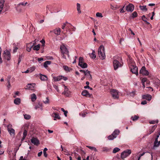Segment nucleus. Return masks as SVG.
<instances>
[{
	"label": "nucleus",
	"instance_id": "obj_1",
	"mask_svg": "<svg viewBox=\"0 0 160 160\" xmlns=\"http://www.w3.org/2000/svg\"><path fill=\"white\" fill-rule=\"evenodd\" d=\"M112 64L114 69L115 70L118 68L122 67L123 65L122 58L118 56H114L112 58Z\"/></svg>",
	"mask_w": 160,
	"mask_h": 160
},
{
	"label": "nucleus",
	"instance_id": "obj_2",
	"mask_svg": "<svg viewBox=\"0 0 160 160\" xmlns=\"http://www.w3.org/2000/svg\"><path fill=\"white\" fill-rule=\"evenodd\" d=\"M60 49L62 56L63 58L66 59V55H67L68 57L69 56L67 48L63 44H62L61 46Z\"/></svg>",
	"mask_w": 160,
	"mask_h": 160
},
{
	"label": "nucleus",
	"instance_id": "obj_3",
	"mask_svg": "<svg viewBox=\"0 0 160 160\" xmlns=\"http://www.w3.org/2000/svg\"><path fill=\"white\" fill-rule=\"evenodd\" d=\"M98 55L99 58L102 60L104 59L106 57L104 48L102 45H101L99 48Z\"/></svg>",
	"mask_w": 160,
	"mask_h": 160
},
{
	"label": "nucleus",
	"instance_id": "obj_4",
	"mask_svg": "<svg viewBox=\"0 0 160 160\" xmlns=\"http://www.w3.org/2000/svg\"><path fill=\"white\" fill-rule=\"evenodd\" d=\"M118 92V91L116 89H111V95L114 99H118L119 98Z\"/></svg>",
	"mask_w": 160,
	"mask_h": 160
},
{
	"label": "nucleus",
	"instance_id": "obj_5",
	"mask_svg": "<svg viewBox=\"0 0 160 160\" xmlns=\"http://www.w3.org/2000/svg\"><path fill=\"white\" fill-rule=\"evenodd\" d=\"M78 65L82 68H84L87 67L88 65L86 63L83 61V59L82 57H80L79 59Z\"/></svg>",
	"mask_w": 160,
	"mask_h": 160
},
{
	"label": "nucleus",
	"instance_id": "obj_6",
	"mask_svg": "<svg viewBox=\"0 0 160 160\" xmlns=\"http://www.w3.org/2000/svg\"><path fill=\"white\" fill-rule=\"evenodd\" d=\"M131 153L130 150L127 149L121 153V157L123 159L128 156Z\"/></svg>",
	"mask_w": 160,
	"mask_h": 160
},
{
	"label": "nucleus",
	"instance_id": "obj_7",
	"mask_svg": "<svg viewBox=\"0 0 160 160\" xmlns=\"http://www.w3.org/2000/svg\"><path fill=\"white\" fill-rule=\"evenodd\" d=\"M120 132V131L119 130H115L112 133L111 135V140H113L114 138H116L117 136L119 134Z\"/></svg>",
	"mask_w": 160,
	"mask_h": 160
},
{
	"label": "nucleus",
	"instance_id": "obj_8",
	"mask_svg": "<svg viewBox=\"0 0 160 160\" xmlns=\"http://www.w3.org/2000/svg\"><path fill=\"white\" fill-rule=\"evenodd\" d=\"M134 6L131 3H129L126 7V10L128 12H132L134 10Z\"/></svg>",
	"mask_w": 160,
	"mask_h": 160
},
{
	"label": "nucleus",
	"instance_id": "obj_9",
	"mask_svg": "<svg viewBox=\"0 0 160 160\" xmlns=\"http://www.w3.org/2000/svg\"><path fill=\"white\" fill-rule=\"evenodd\" d=\"M140 74H142L144 75H148L149 74L148 72L146 70V68L144 66L142 67L139 72Z\"/></svg>",
	"mask_w": 160,
	"mask_h": 160
},
{
	"label": "nucleus",
	"instance_id": "obj_10",
	"mask_svg": "<svg viewBox=\"0 0 160 160\" xmlns=\"http://www.w3.org/2000/svg\"><path fill=\"white\" fill-rule=\"evenodd\" d=\"M4 57L7 60H9L11 58L10 53L8 51L6 50L4 51L3 54Z\"/></svg>",
	"mask_w": 160,
	"mask_h": 160
},
{
	"label": "nucleus",
	"instance_id": "obj_11",
	"mask_svg": "<svg viewBox=\"0 0 160 160\" xmlns=\"http://www.w3.org/2000/svg\"><path fill=\"white\" fill-rule=\"evenodd\" d=\"M128 64L129 68L132 67H134L135 66V62L132 59V58L130 57H129L128 59Z\"/></svg>",
	"mask_w": 160,
	"mask_h": 160
},
{
	"label": "nucleus",
	"instance_id": "obj_12",
	"mask_svg": "<svg viewBox=\"0 0 160 160\" xmlns=\"http://www.w3.org/2000/svg\"><path fill=\"white\" fill-rule=\"evenodd\" d=\"M129 68L130 71L133 73L135 74L137 76L138 75V68L136 66L131 67Z\"/></svg>",
	"mask_w": 160,
	"mask_h": 160
},
{
	"label": "nucleus",
	"instance_id": "obj_13",
	"mask_svg": "<svg viewBox=\"0 0 160 160\" xmlns=\"http://www.w3.org/2000/svg\"><path fill=\"white\" fill-rule=\"evenodd\" d=\"M64 91L62 92V94L67 97H69L70 95V92L68 91V88L66 86L64 85Z\"/></svg>",
	"mask_w": 160,
	"mask_h": 160
},
{
	"label": "nucleus",
	"instance_id": "obj_14",
	"mask_svg": "<svg viewBox=\"0 0 160 160\" xmlns=\"http://www.w3.org/2000/svg\"><path fill=\"white\" fill-rule=\"evenodd\" d=\"M8 130L11 136L14 137L15 135V131L14 129L11 128H9L8 126Z\"/></svg>",
	"mask_w": 160,
	"mask_h": 160
},
{
	"label": "nucleus",
	"instance_id": "obj_15",
	"mask_svg": "<svg viewBox=\"0 0 160 160\" xmlns=\"http://www.w3.org/2000/svg\"><path fill=\"white\" fill-rule=\"evenodd\" d=\"M85 75L86 76L88 80H92V77L90 74V72L88 70H87L86 71Z\"/></svg>",
	"mask_w": 160,
	"mask_h": 160
},
{
	"label": "nucleus",
	"instance_id": "obj_16",
	"mask_svg": "<svg viewBox=\"0 0 160 160\" xmlns=\"http://www.w3.org/2000/svg\"><path fill=\"white\" fill-rule=\"evenodd\" d=\"M35 86V83L28 84L27 86V88L31 90L35 91L34 88Z\"/></svg>",
	"mask_w": 160,
	"mask_h": 160
},
{
	"label": "nucleus",
	"instance_id": "obj_17",
	"mask_svg": "<svg viewBox=\"0 0 160 160\" xmlns=\"http://www.w3.org/2000/svg\"><path fill=\"white\" fill-rule=\"evenodd\" d=\"M35 43L32 44V42H31L27 44V50L28 52H30L31 50V48L32 47L34 44Z\"/></svg>",
	"mask_w": 160,
	"mask_h": 160
},
{
	"label": "nucleus",
	"instance_id": "obj_18",
	"mask_svg": "<svg viewBox=\"0 0 160 160\" xmlns=\"http://www.w3.org/2000/svg\"><path fill=\"white\" fill-rule=\"evenodd\" d=\"M82 94L83 96L89 97H90L91 96V94L89 93L86 90H83L82 93Z\"/></svg>",
	"mask_w": 160,
	"mask_h": 160
},
{
	"label": "nucleus",
	"instance_id": "obj_19",
	"mask_svg": "<svg viewBox=\"0 0 160 160\" xmlns=\"http://www.w3.org/2000/svg\"><path fill=\"white\" fill-rule=\"evenodd\" d=\"M52 116L54 118V120H56V119H60V118L58 113L57 112H53L52 114Z\"/></svg>",
	"mask_w": 160,
	"mask_h": 160
},
{
	"label": "nucleus",
	"instance_id": "obj_20",
	"mask_svg": "<svg viewBox=\"0 0 160 160\" xmlns=\"http://www.w3.org/2000/svg\"><path fill=\"white\" fill-rule=\"evenodd\" d=\"M31 142L34 145H37L39 143V140L35 138H33L31 139Z\"/></svg>",
	"mask_w": 160,
	"mask_h": 160
},
{
	"label": "nucleus",
	"instance_id": "obj_21",
	"mask_svg": "<svg viewBox=\"0 0 160 160\" xmlns=\"http://www.w3.org/2000/svg\"><path fill=\"white\" fill-rule=\"evenodd\" d=\"M5 2V0H0V14L2 10Z\"/></svg>",
	"mask_w": 160,
	"mask_h": 160
},
{
	"label": "nucleus",
	"instance_id": "obj_22",
	"mask_svg": "<svg viewBox=\"0 0 160 160\" xmlns=\"http://www.w3.org/2000/svg\"><path fill=\"white\" fill-rule=\"evenodd\" d=\"M152 98V96L149 94L144 95L142 96V98L144 99L147 100L149 101H150Z\"/></svg>",
	"mask_w": 160,
	"mask_h": 160
},
{
	"label": "nucleus",
	"instance_id": "obj_23",
	"mask_svg": "<svg viewBox=\"0 0 160 160\" xmlns=\"http://www.w3.org/2000/svg\"><path fill=\"white\" fill-rule=\"evenodd\" d=\"M39 76L41 80L42 81H46L48 79V78L47 76L45 75H43L41 74H39Z\"/></svg>",
	"mask_w": 160,
	"mask_h": 160
},
{
	"label": "nucleus",
	"instance_id": "obj_24",
	"mask_svg": "<svg viewBox=\"0 0 160 160\" xmlns=\"http://www.w3.org/2000/svg\"><path fill=\"white\" fill-rule=\"evenodd\" d=\"M54 33L56 35H58L60 34L61 30L60 28H57L53 30Z\"/></svg>",
	"mask_w": 160,
	"mask_h": 160
},
{
	"label": "nucleus",
	"instance_id": "obj_25",
	"mask_svg": "<svg viewBox=\"0 0 160 160\" xmlns=\"http://www.w3.org/2000/svg\"><path fill=\"white\" fill-rule=\"evenodd\" d=\"M62 76L53 77V79L55 81H59L62 79Z\"/></svg>",
	"mask_w": 160,
	"mask_h": 160
},
{
	"label": "nucleus",
	"instance_id": "obj_26",
	"mask_svg": "<svg viewBox=\"0 0 160 160\" xmlns=\"http://www.w3.org/2000/svg\"><path fill=\"white\" fill-rule=\"evenodd\" d=\"M31 98L32 102L35 101L37 99V97L34 93H33L31 95Z\"/></svg>",
	"mask_w": 160,
	"mask_h": 160
},
{
	"label": "nucleus",
	"instance_id": "obj_27",
	"mask_svg": "<svg viewBox=\"0 0 160 160\" xmlns=\"http://www.w3.org/2000/svg\"><path fill=\"white\" fill-rule=\"evenodd\" d=\"M14 103L16 105H19L21 102V100L19 98H17L14 99Z\"/></svg>",
	"mask_w": 160,
	"mask_h": 160
},
{
	"label": "nucleus",
	"instance_id": "obj_28",
	"mask_svg": "<svg viewBox=\"0 0 160 160\" xmlns=\"http://www.w3.org/2000/svg\"><path fill=\"white\" fill-rule=\"evenodd\" d=\"M27 133L28 132L26 130H24L23 132V137L21 139L22 141H23L25 139L26 136L27 135Z\"/></svg>",
	"mask_w": 160,
	"mask_h": 160
},
{
	"label": "nucleus",
	"instance_id": "obj_29",
	"mask_svg": "<svg viewBox=\"0 0 160 160\" xmlns=\"http://www.w3.org/2000/svg\"><path fill=\"white\" fill-rule=\"evenodd\" d=\"M139 7L141 9V10L142 11H143L144 12H146L148 10V9L146 8V6H142L141 5H140L139 6Z\"/></svg>",
	"mask_w": 160,
	"mask_h": 160
},
{
	"label": "nucleus",
	"instance_id": "obj_30",
	"mask_svg": "<svg viewBox=\"0 0 160 160\" xmlns=\"http://www.w3.org/2000/svg\"><path fill=\"white\" fill-rule=\"evenodd\" d=\"M51 63V61H45L44 62V67L45 68H47L48 67V65L50 64Z\"/></svg>",
	"mask_w": 160,
	"mask_h": 160
},
{
	"label": "nucleus",
	"instance_id": "obj_31",
	"mask_svg": "<svg viewBox=\"0 0 160 160\" xmlns=\"http://www.w3.org/2000/svg\"><path fill=\"white\" fill-rule=\"evenodd\" d=\"M90 57L92 58H95L96 57L95 51L94 50L92 51V53L90 54Z\"/></svg>",
	"mask_w": 160,
	"mask_h": 160
},
{
	"label": "nucleus",
	"instance_id": "obj_32",
	"mask_svg": "<svg viewBox=\"0 0 160 160\" xmlns=\"http://www.w3.org/2000/svg\"><path fill=\"white\" fill-rule=\"evenodd\" d=\"M138 13L137 12L135 11L133 12L132 14V15L131 16V17H132V18H134L138 16Z\"/></svg>",
	"mask_w": 160,
	"mask_h": 160
},
{
	"label": "nucleus",
	"instance_id": "obj_33",
	"mask_svg": "<svg viewBox=\"0 0 160 160\" xmlns=\"http://www.w3.org/2000/svg\"><path fill=\"white\" fill-rule=\"evenodd\" d=\"M139 117L137 115H134V116H132L131 117V119L133 121H135L137 120H138L139 118Z\"/></svg>",
	"mask_w": 160,
	"mask_h": 160
},
{
	"label": "nucleus",
	"instance_id": "obj_34",
	"mask_svg": "<svg viewBox=\"0 0 160 160\" xmlns=\"http://www.w3.org/2000/svg\"><path fill=\"white\" fill-rule=\"evenodd\" d=\"M157 126L156 125H154L152 128L151 130L150 131V132L148 134H150L153 132L154 131L155 128H157Z\"/></svg>",
	"mask_w": 160,
	"mask_h": 160
},
{
	"label": "nucleus",
	"instance_id": "obj_35",
	"mask_svg": "<svg viewBox=\"0 0 160 160\" xmlns=\"http://www.w3.org/2000/svg\"><path fill=\"white\" fill-rule=\"evenodd\" d=\"M155 85L158 87L160 85V80L158 79H156L154 82Z\"/></svg>",
	"mask_w": 160,
	"mask_h": 160
},
{
	"label": "nucleus",
	"instance_id": "obj_36",
	"mask_svg": "<svg viewBox=\"0 0 160 160\" xmlns=\"http://www.w3.org/2000/svg\"><path fill=\"white\" fill-rule=\"evenodd\" d=\"M77 10L78 11V12L79 13H81V11L80 10V5L78 3H77Z\"/></svg>",
	"mask_w": 160,
	"mask_h": 160
},
{
	"label": "nucleus",
	"instance_id": "obj_37",
	"mask_svg": "<svg viewBox=\"0 0 160 160\" xmlns=\"http://www.w3.org/2000/svg\"><path fill=\"white\" fill-rule=\"evenodd\" d=\"M40 48V45L39 44H38L36 46H34L33 48V49L34 50H37L38 51L39 49Z\"/></svg>",
	"mask_w": 160,
	"mask_h": 160
},
{
	"label": "nucleus",
	"instance_id": "obj_38",
	"mask_svg": "<svg viewBox=\"0 0 160 160\" xmlns=\"http://www.w3.org/2000/svg\"><path fill=\"white\" fill-rule=\"evenodd\" d=\"M120 150V149L118 148H115L113 150L112 152L115 153L119 152Z\"/></svg>",
	"mask_w": 160,
	"mask_h": 160
},
{
	"label": "nucleus",
	"instance_id": "obj_39",
	"mask_svg": "<svg viewBox=\"0 0 160 160\" xmlns=\"http://www.w3.org/2000/svg\"><path fill=\"white\" fill-rule=\"evenodd\" d=\"M43 102L45 104H49L50 103L48 97H47L46 100L43 101Z\"/></svg>",
	"mask_w": 160,
	"mask_h": 160
},
{
	"label": "nucleus",
	"instance_id": "obj_40",
	"mask_svg": "<svg viewBox=\"0 0 160 160\" xmlns=\"http://www.w3.org/2000/svg\"><path fill=\"white\" fill-rule=\"evenodd\" d=\"M36 68L34 66H32L29 68L30 72H31L34 71Z\"/></svg>",
	"mask_w": 160,
	"mask_h": 160
},
{
	"label": "nucleus",
	"instance_id": "obj_41",
	"mask_svg": "<svg viewBox=\"0 0 160 160\" xmlns=\"http://www.w3.org/2000/svg\"><path fill=\"white\" fill-rule=\"evenodd\" d=\"M87 147H88V148H89L90 149L92 150H94L95 151H97L96 148L94 147H91L89 146H87Z\"/></svg>",
	"mask_w": 160,
	"mask_h": 160
},
{
	"label": "nucleus",
	"instance_id": "obj_42",
	"mask_svg": "<svg viewBox=\"0 0 160 160\" xmlns=\"http://www.w3.org/2000/svg\"><path fill=\"white\" fill-rule=\"evenodd\" d=\"M61 147L62 148V151H63L64 152L66 153V154L67 155H69L70 153L69 152H68V151L65 149H63L62 147V146H61Z\"/></svg>",
	"mask_w": 160,
	"mask_h": 160
},
{
	"label": "nucleus",
	"instance_id": "obj_43",
	"mask_svg": "<svg viewBox=\"0 0 160 160\" xmlns=\"http://www.w3.org/2000/svg\"><path fill=\"white\" fill-rule=\"evenodd\" d=\"M24 118L26 119H29L31 118L30 115L28 114H25L24 115Z\"/></svg>",
	"mask_w": 160,
	"mask_h": 160
},
{
	"label": "nucleus",
	"instance_id": "obj_44",
	"mask_svg": "<svg viewBox=\"0 0 160 160\" xmlns=\"http://www.w3.org/2000/svg\"><path fill=\"white\" fill-rule=\"evenodd\" d=\"M41 107H42V105L40 104L39 103H38V104H36L35 107V108L36 109H37L38 108H39Z\"/></svg>",
	"mask_w": 160,
	"mask_h": 160
},
{
	"label": "nucleus",
	"instance_id": "obj_45",
	"mask_svg": "<svg viewBox=\"0 0 160 160\" xmlns=\"http://www.w3.org/2000/svg\"><path fill=\"white\" fill-rule=\"evenodd\" d=\"M125 8V5L120 9V12L121 13H124L126 11V10H125V9H124V8Z\"/></svg>",
	"mask_w": 160,
	"mask_h": 160
},
{
	"label": "nucleus",
	"instance_id": "obj_46",
	"mask_svg": "<svg viewBox=\"0 0 160 160\" xmlns=\"http://www.w3.org/2000/svg\"><path fill=\"white\" fill-rule=\"evenodd\" d=\"M118 8V7L117 5L112 6L111 5V9L112 10H115Z\"/></svg>",
	"mask_w": 160,
	"mask_h": 160
},
{
	"label": "nucleus",
	"instance_id": "obj_47",
	"mask_svg": "<svg viewBox=\"0 0 160 160\" xmlns=\"http://www.w3.org/2000/svg\"><path fill=\"white\" fill-rule=\"evenodd\" d=\"M96 17H100L102 18V17L103 16H102V15L101 13L100 12H97L96 13Z\"/></svg>",
	"mask_w": 160,
	"mask_h": 160
},
{
	"label": "nucleus",
	"instance_id": "obj_48",
	"mask_svg": "<svg viewBox=\"0 0 160 160\" xmlns=\"http://www.w3.org/2000/svg\"><path fill=\"white\" fill-rule=\"evenodd\" d=\"M159 145H160V141L156 142V144H155V142H154L153 146L157 147H158Z\"/></svg>",
	"mask_w": 160,
	"mask_h": 160
},
{
	"label": "nucleus",
	"instance_id": "obj_49",
	"mask_svg": "<svg viewBox=\"0 0 160 160\" xmlns=\"http://www.w3.org/2000/svg\"><path fill=\"white\" fill-rule=\"evenodd\" d=\"M7 82H8V85H7V87L8 89H9V88H10L11 87V84L10 83V80L9 79L8 80Z\"/></svg>",
	"mask_w": 160,
	"mask_h": 160
},
{
	"label": "nucleus",
	"instance_id": "obj_50",
	"mask_svg": "<svg viewBox=\"0 0 160 160\" xmlns=\"http://www.w3.org/2000/svg\"><path fill=\"white\" fill-rule=\"evenodd\" d=\"M63 68L64 69L67 71H69V68L68 67L66 66H63Z\"/></svg>",
	"mask_w": 160,
	"mask_h": 160
},
{
	"label": "nucleus",
	"instance_id": "obj_51",
	"mask_svg": "<svg viewBox=\"0 0 160 160\" xmlns=\"http://www.w3.org/2000/svg\"><path fill=\"white\" fill-rule=\"evenodd\" d=\"M27 4V2H26L25 3H24V2H20V3H19L18 4V5H22V6H25Z\"/></svg>",
	"mask_w": 160,
	"mask_h": 160
},
{
	"label": "nucleus",
	"instance_id": "obj_52",
	"mask_svg": "<svg viewBox=\"0 0 160 160\" xmlns=\"http://www.w3.org/2000/svg\"><path fill=\"white\" fill-rule=\"evenodd\" d=\"M148 79L146 78H143L142 80V82L143 83L147 81Z\"/></svg>",
	"mask_w": 160,
	"mask_h": 160
},
{
	"label": "nucleus",
	"instance_id": "obj_53",
	"mask_svg": "<svg viewBox=\"0 0 160 160\" xmlns=\"http://www.w3.org/2000/svg\"><path fill=\"white\" fill-rule=\"evenodd\" d=\"M149 122L151 124H154L155 123V122L157 123L158 122V121H157L156 122L155 121H151Z\"/></svg>",
	"mask_w": 160,
	"mask_h": 160
},
{
	"label": "nucleus",
	"instance_id": "obj_54",
	"mask_svg": "<svg viewBox=\"0 0 160 160\" xmlns=\"http://www.w3.org/2000/svg\"><path fill=\"white\" fill-rule=\"evenodd\" d=\"M86 114L85 113H80L79 115L83 117H84L86 116Z\"/></svg>",
	"mask_w": 160,
	"mask_h": 160
},
{
	"label": "nucleus",
	"instance_id": "obj_55",
	"mask_svg": "<svg viewBox=\"0 0 160 160\" xmlns=\"http://www.w3.org/2000/svg\"><path fill=\"white\" fill-rule=\"evenodd\" d=\"M54 87L57 90V92H59V89L58 88V86H57L56 85H54Z\"/></svg>",
	"mask_w": 160,
	"mask_h": 160
},
{
	"label": "nucleus",
	"instance_id": "obj_56",
	"mask_svg": "<svg viewBox=\"0 0 160 160\" xmlns=\"http://www.w3.org/2000/svg\"><path fill=\"white\" fill-rule=\"evenodd\" d=\"M143 21H144L146 23V24L147 25H151L150 24V23L149 22H148L146 20L143 19Z\"/></svg>",
	"mask_w": 160,
	"mask_h": 160
},
{
	"label": "nucleus",
	"instance_id": "obj_57",
	"mask_svg": "<svg viewBox=\"0 0 160 160\" xmlns=\"http://www.w3.org/2000/svg\"><path fill=\"white\" fill-rule=\"evenodd\" d=\"M147 101L146 100H144L143 101H142L141 103L142 104L144 105L147 104Z\"/></svg>",
	"mask_w": 160,
	"mask_h": 160
},
{
	"label": "nucleus",
	"instance_id": "obj_58",
	"mask_svg": "<svg viewBox=\"0 0 160 160\" xmlns=\"http://www.w3.org/2000/svg\"><path fill=\"white\" fill-rule=\"evenodd\" d=\"M109 151V149L107 148H104L102 150L103 151Z\"/></svg>",
	"mask_w": 160,
	"mask_h": 160
},
{
	"label": "nucleus",
	"instance_id": "obj_59",
	"mask_svg": "<svg viewBox=\"0 0 160 160\" xmlns=\"http://www.w3.org/2000/svg\"><path fill=\"white\" fill-rule=\"evenodd\" d=\"M43 58H38V62H40L41 61H42Z\"/></svg>",
	"mask_w": 160,
	"mask_h": 160
},
{
	"label": "nucleus",
	"instance_id": "obj_60",
	"mask_svg": "<svg viewBox=\"0 0 160 160\" xmlns=\"http://www.w3.org/2000/svg\"><path fill=\"white\" fill-rule=\"evenodd\" d=\"M44 155L45 157H47L48 156V154H47L46 152H43Z\"/></svg>",
	"mask_w": 160,
	"mask_h": 160
},
{
	"label": "nucleus",
	"instance_id": "obj_61",
	"mask_svg": "<svg viewBox=\"0 0 160 160\" xmlns=\"http://www.w3.org/2000/svg\"><path fill=\"white\" fill-rule=\"evenodd\" d=\"M42 151H41V152H39L38 153V157H40L42 155Z\"/></svg>",
	"mask_w": 160,
	"mask_h": 160
},
{
	"label": "nucleus",
	"instance_id": "obj_62",
	"mask_svg": "<svg viewBox=\"0 0 160 160\" xmlns=\"http://www.w3.org/2000/svg\"><path fill=\"white\" fill-rule=\"evenodd\" d=\"M155 5V4L154 3H150L148 4V6H154Z\"/></svg>",
	"mask_w": 160,
	"mask_h": 160
},
{
	"label": "nucleus",
	"instance_id": "obj_63",
	"mask_svg": "<svg viewBox=\"0 0 160 160\" xmlns=\"http://www.w3.org/2000/svg\"><path fill=\"white\" fill-rule=\"evenodd\" d=\"M64 112V115L65 116V117H67V114L68 112V111H66Z\"/></svg>",
	"mask_w": 160,
	"mask_h": 160
},
{
	"label": "nucleus",
	"instance_id": "obj_64",
	"mask_svg": "<svg viewBox=\"0 0 160 160\" xmlns=\"http://www.w3.org/2000/svg\"><path fill=\"white\" fill-rule=\"evenodd\" d=\"M68 79L66 77H64L62 76V79L64 80V81H66Z\"/></svg>",
	"mask_w": 160,
	"mask_h": 160
}]
</instances>
